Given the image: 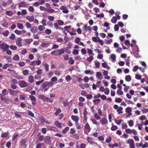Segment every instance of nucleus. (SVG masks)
I'll return each instance as SVG.
<instances>
[{
  "instance_id": "f257e3e1",
  "label": "nucleus",
  "mask_w": 148,
  "mask_h": 148,
  "mask_svg": "<svg viewBox=\"0 0 148 148\" xmlns=\"http://www.w3.org/2000/svg\"><path fill=\"white\" fill-rule=\"evenodd\" d=\"M53 85V83L52 82L46 81L42 84V87L43 89V91L46 92Z\"/></svg>"
},
{
  "instance_id": "f03ea898",
  "label": "nucleus",
  "mask_w": 148,
  "mask_h": 148,
  "mask_svg": "<svg viewBox=\"0 0 148 148\" xmlns=\"http://www.w3.org/2000/svg\"><path fill=\"white\" fill-rule=\"evenodd\" d=\"M71 27V26H65L64 27V29L66 30L67 32L68 33H69V34L71 35H75L76 34V30L75 29H74L73 28H72L71 29V30H73V31H74V32H70L69 31Z\"/></svg>"
},
{
  "instance_id": "7ed1b4c3",
  "label": "nucleus",
  "mask_w": 148,
  "mask_h": 148,
  "mask_svg": "<svg viewBox=\"0 0 148 148\" xmlns=\"http://www.w3.org/2000/svg\"><path fill=\"white\" fill-rule=\"evenodd\" d=\"M11 87L13 89H16L17 88L16 84L18 83V81L16 79H13L10 81Z\"/></svg>"
},
{
  "instance_id": "20e7f679",
  "label": "nucleus",
  "mask_w": 148,
  "mask_h": 148,
  "mask_svg": "<svg viewBox=\"0 0 148 148\" xmlns=\"http://www.w3.org/2000/svg\"><path fill=\"white\" fill-rule=\"evenodd\" d=\"M9 48V46L6 43H3L0 45V49L5 52Z\"/></svg>"
},
{
  "instance_id": "39448f33",
  "label": "nucleus",
  "mask_w": 148,
  "mask_h": 148,
  "mask_svg": "<svg viewBox=\"0 0 148 148\" xmlns=\"http://www.w3.org/2000/svg\"><path fill=\"white\" fill-rule=\"evenodd\" d=\"M125 131L126 133L130 134L132 133L134 135H136L138 134L137 131L134 129L131 130L129 128H128L126 129Z\"/></svg>"
},
{
  "instance_id": "423d86ee",
  "label": "nucleus",
  "mask_w": 148,
  "mask_h": 148,
  "mask_svg": "<svg viewBox=\"0 0 148 148\" xmlns=\"http://www.w3.org/2000/svg\"><path fill=\"white\" fill-rule=\"evenodd\" d=\"M18 83L20 87L21 88L26 87L27 86V84L24 80L19 81Z\"/></svg>"
},
{
  "instance_id": "0eeeda50",
  "label": "nucleus",
  "mask_w": 148,
  "mask_h": 148,
  "mask_svg": "<svg viewBox=\"0 0 148 148\" xmlns=\"http://www.w3.org/2000/svg\"><path fill=\"white\" fill-rule=\"evenodd\" d=\"M126 143L129 144L130 148H135L134 141L133 139H129L127 141Z\"/></svg>"
},
{
  "instance_id": "6e6552de",
  "label": "nucleus",
  "mask_w": 148,
  "mask_h": 148,
  "mask_svg": "<svg viewBox=\"0 0 148 148\" xmlns=\"http://www.w3.org/2000/svg\"><path fill=\"white\" fill-rule=\"evenodd\" d=\"M41 64V61L40 60H34L31 62L29 64L30 65L32 66H36L37 65H39Z\"/></svg>"
},
{
  "instance_id": "1a4fd4ad",
  "label": "nucleus",
  "mask_w": 148,
  "mask_h": 148,
  "mask_svg": "<svg viewBox=\"0 0 148 148\" xmlns=\"http://www.w3.org/2000/svg\"><path fill=\"white\" fill-rule=\"evenodd\" d=\"M27 142V140L26 139H22L20 142V146L22 147H24V148H25L27 147V145L26 144Z\"/></svg>"
},
{
  "instance_id": "9d476101",
  "label": "nucleus",
  "mask_w": 148,
  "mask_h": 148,
  "mask_svg": "<svg viewBox=\"0 0 148 148\" xmlns=\"http://www.w3.org/2000/svg\"><path fill=\"white\" fill-rule=\"evenodd\" d=\"M87 140L88 143L92 145H97V144L94 141V140L92 138L90 137H88L87 138Z\"/></svg>"
},
{
  "instance_id": "9b49d317",
  "label": "nucleus",
  "mask_w": 148,
  "mask_h": 148,
  "mask_svg": "<svg viewBox=\"0 0 148 148\" xmlns=\"http://www.w3.org/2000/svg\"><path fill=\"white\" fill-rule=\"evenodd\" d=\"M22 41V39L20 38H18L16 41V45L19 47H21L22 46V44L21 43V42Z\"/></svg>"
},
{
  "instance_id": "f8f14e48",
  "label": "nucleus",
  "mask_w": 148,
  "mask_h": 148,
  "mask_svg": "<svg viewBox=\"0 0 148 148\" xmlns=\"http://www.w3.org/2000/svg\"><path fill=\"white\" fill-rule=\"evenodd\" d=\"M60 10H63V12L64 13L67 14L69 12V10L66 6L63 5L60 8Z\"/></svg>"
},
{
  "instance_id": "ddd939ff",
  "label": "nucleus",
  "mask_w": 148,
  "mask_h": 148,
  "mask_svg": "<svg viewBox=\"0 0 148 148\" xmlns=\"http://www.w3.org/2000/svg\"><path fill=\"white\" fill-rule=\"evenodd\" d=\"M84 128L85 130L88 132H89L90 131L91 129L88 123L85 125Z\"/></svg>"
},
{
  "instance_id": "4468645a",
  "label": "nucleus",
  "mask_w": 148,
  "mask_h": 148,
  "mask_svg": "<svg viewBox=\"0 0 148 148\" xmlns=\"http://www.w3.org/2000/svg\"><path fill=\"white\" fill-rule=\"evenodd\" d=\"M96 77L97 79L100 80L102 79L103 77L102 74L99 72H98L96 73Z\"/></svg>"
},
{
  "instance_id": "2eb2a0df",
  "label": "nucleus",
  "mask_w": 148,
  "mask_h": 148,
  "mask_svg": "<svg viewBox=\"0 0 148 148\" xmlns=\"http://www.w3.org/2000/svg\"><path fill=\"white\" fill-rule=\"evenodd\" d=\"M71 118L73 121L76 123L78 122L79 119V118L78 116L74 115H73L71 116Z\"/></svg>"
},
{
  "instance_id": "dca6fc26",
  "label": "nucleus",
  "mask_w": 148,
  "mask_h": 148,
  "mask_svg": "<svg viewBox=\"0 0 148 148\" xmlns=\"http://www.w3.org/2000/svg\"><path fill=\"white\" fill-rule=\"evenodd\" d=\"M28 4L26 2H22L19 4L18 6L19 7L25 8L27 6Z\"/></svg>"
},
{
  "instance_id": "f3484780",
  "label": "nucleus",
  "mask_w": 148,
  "mask_h": 148,
  "mask_svg": "<svg viewBox=\"0 0 148 148\" xmlns=\"http://www.w3.org/2000/svg\"><path fill=\"white\" fill-rule=\"evenodd\" d=\"M38 29L37 27L35 26H33L31 27L30 31L34 33H35L38 31Z\"/></svg>"
},
{
  "instance_id": "a211bd4d",
  "label": "nucleus",
  "mask_w": 148,
  "mask_h": 148,
  "mask_svg": "<svg viewBox=\"0 0 148 148\" xmlns=\"http://www.w3.org/2000/svg\"><path fill=\"white\" fill-rule=\"evenodd\" d=\"M9 92L10 95H13L14 94H17L18 93V90H15L10 89L9 90Z\"/></svg>"
},
{
  "instance_id": "6ab92c4d",
  "label": "nucleus",
  "mask_w": 148,
  "mask_h": 148,
  "mask_svg": "<svg viewBox=\"0 0 148 148\" xmlns=\"http://www.w3.org/2000/svg\"><path fill=\"white\" fill-rule=\"evenodd\" d=\"M101 122L102 124L105 125L108 123V120L106 118L103 117L101 119Z\"/></svg>"
},
{
  "instance_id": "aec40b11",
  "label": "nucleus",
  "mask_w": 148,
  "mask_h": 148,
  "mask_svg": "<svg viewBox=\"0 0 148 148\" xmlns=\"http://www.w3.org/2000/svg\"><path fill=\"white\" fill-rule=\"evenodd\" d=\"M26 19L29 21L32 22L34 21V17L33 16H28L26 17Z\"/></svg>"
},
{
  "instance_id": "412c9836",
  "label": "nucleus",
  "mask_w": 148,
  "mask_h": 148,
  "mask_svg": "<svg viewBox=\"0 0 148 148\" xmlns=\"http://www.w3.org/2000/svg\"><path fill=\"white\" fill-rule=\"evenodd\" d=\"M49 129L51 130L54 131L55 132H57L58 129L56 127H51V126H49Z\"/></svg>"
},
{
  "instance_id": "4be33fe9",
  "label": "nucleus",
  "mask_w": 148,
  "mask_h": 148,
  "mask_svg": "<svg viewBox=\"0 0 148 148\" xmlns=\"http://www.w3.org/2000/svg\"><path fill=\"white\" fill-rule=\"evenodd\" d=\"M50 45V44L48 42H45L42 43L41 45V46L44 48H47Z\"/></svg>"
},
{
  "instance_id": "5701e85b",
  "label": "nucleus",
  "mask_w": 148,
  "mask_h": 148,
  "mask_svg": "<svg viewBox=\"0 0 148 148\" xmlns=\"http://www.w3.org/2000/svg\"><path fill=\"white\" fill-rule=\"evenodd\" d=\"M100 38L98 36H96V37H92V40L94 42H98Z\"/></svg>"
},
{
  "instance_id": "b1692460",
  "label": "nucleus",
  "mask_w": 148,
  "mask_h": 148,
  "mask_svg": "<svg viewBox=\"0 0 148 148\" xmlns=\"http://www.w3.org/2000/svg\"><path fill=\"white\" fill-rule=\"evenodd\" d=\"M28 81L30 83H32L34 82V77L32 75L29 76L28 77Z\"/></svg>"
},
{
  "instance_id": "393cba45",
  "label": "nucleus",
  "mask_w": 148,
  "mask_h": 148,
  "mask_svg": "<svg viewBox=\"0 0 148 148\" xmlns=\"http://www.w3.org/2000/svg\"><path fill=\"white\" fill-rule=\"evenodd\" d=\"M54 124L59 128H60L62 127L61 123H60L58 121H56L54 123Z\"/></svg>"
},
{
  "instance_id": "a878e982",
  "label": "nucleus",
  "mask_w": 148,
  "mask_h": 148,
  "mask_svg": "<svg viewBox=\"0 0 148 148\" xmlns=\"http://www.w3.org/2000/svg\"><path fill=\"white\" fill-rule=\"evenodd\" d=\"M55 110L56 109V111L55 113V114L56 115H58L61 111V110L60 108H57L56 107L54 108Z\"/></svg>"
},
{
  "instance_id": "bb28decb",
  "label": "nucleus",
  "mask_w": 148,
  "mask_h": 148,
  "mask_svg": "<svg viewBox=\"0 0 148 148\" xmlns=\"http://www.w3.org/2000/svg\"><path fill=\"white\" fill-rule=\"evenodd\" d=\"M123 109V108L121 106H120L119 107V108L117 110V112H118V114H120L123 113V111H122V110Z\"/></svg>"
},
{
  "instance_id": "cd10ccee",
  "label": "nucleus",
  "mask_w": 148,
  "mask_h": 148,
  "mask_svg": "<svg viewBox=\"0 0 148 148\" xmlns=\"http://www.w3.org/2000/svg\"><path fill=\"white\" fill-rule=\"evenodd\" d=\"M94 72L93 71L91 70H86L84 71V73L86 74H90L91 75L93 74Z\"/></svg>"
},
{
  "instance_id": "c85d7f7f",
  "label": "nucleus",
  "mask_w": 148,
  "mask_h": 148,
  "mask_svg": "<svg viewBox=\"0 0 148 148\" xmlns=\"http://www.w3.org/2000/svg\"><path fill=\"white\" fill-rule=\"evenodd\" d=\"M57 51L59 52L58 54L59 55H62V54L63 53H64V52H65V50L63 49H58L57 50Z\"/></svg>"
},
{
  "instance_id": "c756f323",
  "label": "nucleus",
  "mask_w": 148,
  "mask_h": 148,
  "mask_svg": "<svg viewBox=\"0 0 148 148\" xmlns=\"http://www.w3.org/2000/svg\"><path fill=\"white\" fill-rule=\"evenodd\" d=\"M123 86H124L125 87L124 88V91L126 93L128 92V90L129 88L130 87L129 86H126L125 84H123Z\"/></svg>"
},
{
  "instance_id": "7c9ffc66",
  "label": "nucleus",
  "mask_w": 148,
  "mask_h": 148,
  "mask_svg": "<svg viewBox=\"0 0 148 148\" xmlns=\"http://www.w3.org/2000/svg\"><path fill=\"white\" fill-rule=\"evenodd\" d=\"M125 79L127 82H130L131 79V77L130 75H128L125 76Z\"/></svg>"
},
{
  "instance_id": "2f4dec72",
  "label": "nucleus",
  "mask_w": 148,
  "mask_h": 148,
  "mask_svg": "<svg viewBox=\"0 0 148 148\" xmlns=\"http://www.w3.org/2000/svg\"><path fill=\"white\" fill-rule=\"evenodd\" d=\"M45 71L46 72L48 71H49V65L47 63H45L43 65Z\"/></svg>"
},
{
  "instance_id": "473e14b6",
  "label": "nucleus",
  "mask_w": 148,
  "mask_h": 148,
  "mask_svg": "<svg viewBox=\"0 0 148 148\" xmlns=\"http://www.w3.org/2000/svg\"><path fill=\"white\" fill-rule=\"evenodd\" d=\"M38 29L40 31H42L45 29V26L42 25H40L38 26Z\"/></svg>"
},
{
  "instance_id": "72a5a7b5",
  "label": "nucleus",
  "mask_w": 148,
  "mask_h": 148,
  "mask_svg": "<svg viewBox=\"0 0 148 148\" xmlns=\"http://www.w3.org/2000/svg\"><path fill=\"white\" fill-rule=\"evenodd\" d=\"M2 25L3 27H7L8 26V22L5 20H4L3 21V23L2 24Z\"/></svg>"
},
{
  "instance_id": "f704fd0d",
  "label": "nucleus",
  "mask_w": 148,
  "mask_h": 148,
  "mask_svg": "<svg viewBox=\"0 0 148 148\" xmlns=\"http://www.w3.org/2000/svg\"><path fill=\"white\" fill-rule=\"evenodd\" d=\"M17 27L20 29H22L23 28V24L20 23H17Z\"/></svg>"
},
{
  "instance_id": "c9c22d12",
  "label": "nucleus",
  "mask_w": 148,
  "mask_h": 148,
  "mask_svg": "<svg viewBox=\"0 0 148 148\" xmlns=\"http://www.w3.org/2000/svg\"><path fill=\"white\" fill-rule=\"evenodd\" d=\"M116 94L118 95H121L123 94V92L121 90L118 89L117 91Z\"/></svg>"
},
{
  "instance_id": "e433bc0d",
  "label": "nucleus",
  "mask_w": 148,
  "mask_h": 148,
  "mask_svg": "<svg viewBox=\"0 0 148 148\" xmlns=\"http://www.w3.org/2000/svg\"><path fill=\"white\" fill-rule=\"evenodd\" d=\"M101 100L99 99H94L93 102L95 105H97L100 102Z\"/></svg>"
},
{
  "instance_id": "4c0bfd02",
  "label": "nucleus",
  "mask_w": 148,
  "mask_h": 148,
  "mask_svg": "<svg viewBox=\"0 0 148 148\" xmlns=\"http://www.w3.org/2000/svg\"><path fill=\"white\" fill-rule=\"evenodd\" d=\"M20 59L19 56L17 55H15L14 56L12 60L14 61H17Z\"/></svg>"
},
{
  "instance_id": "58836bf2",
  "label": "nucleus",
  "mask_w": 148,
  "mask_h": 148,
  "mask_svg": "<svg viewBox=\"0 0 148 148\" xmlns=\"http://www.w3.org/2000/svg\"><path fill=\"white\" fill-rule=\"evenodd\" d=\"M22 73L23 75H27L29 74V71L27 69L23 70Z\"/></svg>"
},
{
  "instance_id": "ea45409f",
  "label": "nucleus",
  "mask_w": 148,
  "mask_h": 148,
  "mask_svg": "<svg viewBox=\"0 0 148 148\" xmlns=\"http://www.w3.org/2000/svg\"><path fill=\"white\" fill-rule=\"evenodd\" d=\"M69 128L68 127H66L62 131V133L63 134H66L67 132L69 130Z\"/></svg>"
},
{
  "instance_id": "a19ab883",
  "label": "nucleus",
  "mask_w": 148,
  "mask_h": 148,
  "mask_svg": "<svg viewBox=\"0 0 148 148\" xmlns=\"http://www.w3.org/2000/svg\"><path fill=\"white\" fill-rule=\"evenodd\" d=\"M44 140L46 142H48L49 141H50V137L49 136H47L45 137Z\"/></svg>"
},
{
  "instance_id": "79ce46f5",
  "label": "nucleus",
  "mask_w": 148,
  "mask_h": 148,
  "mask_svg": "<svg viewBox=\"0 0 148 148\" xmlns=\"http://www.w3.org/2000/svg\"><path fill=\"white\" fill-rule=\"evenodd\" d=\"M132 111L131 108L130 107H127L125 109V112L127 113H130Z\"/></svg>"
},
{
  "instance_id": "37998d69",
  "label": "nucleus",
  "mask_w": 148,
  "mask_h": 148,
  "mask_svg": "<svg viewBox=\"0 0 148 148\" xmlns=\"http://www.w3.org/2000/svg\"><path fill=\"white\" fill-rule=\"evenodd\" d=\"M9 34V32L8 30H6L5 32H3L2 34L4 36L6 37Z\"/></svg>"
},
{
  "instance_id": "c03bdc74",
  "label": "nucleus",
  "mask_w": 148,
  "mask_h": 148,
  "mask_svg": "<svg viewBox=\"0 0 148 148\" xmlns=\"http://www.w3.org/2000/svg\"><path fill=\"white\" fill-rule=\"evenodd\" d=\"M111 22L114 23H115L117 21V18L116 17L114 16L111 20Z\"/></svg>"
},
{
  "instance_id": "a18cd8bd",
  "label": "nucleus",
  "mask_w": 148,
  "mask_h": 148,
  "mask_svg": "<svg viewBox=\"0 0 148 148\" xmlns=\"http://www.w3.org/2000/svg\"><path fill=\"white\" fill-rule=\"evenodd\" d=\"M69 63L71 64H73L74 63V61L72 58H69Z\"/></svg>"
},
{
  "instance_id": "49530a36",
  "label": "nucleus",
  "mask_w": 148,
  "mask_h": 148,
  "mask_svg": "<svg viewBox=\"0 0 148 148\" xmlns=\"http://www.w3.org/2000/svg\"><path fill=\"white\" fill-rule=\"evenodd\" d=\"M93 59V57L92 56H90L89 57L87 58L86 60L88 62H90L92 61Z\"/></svg>"
},
{
  "instance_id": "de8ad7c7",
  "label": "nucleus",
  "mask_w": 148,
  "mask_h": 148,
  "mask_svg": "<svg viewBox=\"0 0 148 148\" xmlns=\"http://www.w3.org/2000/svg\"><path fill=\"white\" fill-rule=\"evenodd\" d=\"M111 59H112V62H114L116 61V56L115 55L112 54L111 55Z\"/></svg>"
},
{
  "instance_id": "09e8293b",
  "label": "nucleus",
  "mask_w": 148,
  "mask_h": 148,
  "mask_svg": "<svg viewBox=\"0 0 148 148\" xmlns=\"http://www.w3.org/2000/svg\"><path fill=\"white\" fill-rule=\"evenodd\" d=\"M87 51L89 56H90L91 55L92 56H93L94 55V53H92L93 51L92 50L88 49H87Z\"/></svg>"
},
{
  "instance_id": "8fccbe9b",
  "label": "nucleus",
  "mask_w": 148,
  "mask_h": 148,
  "mask_svg": "<svg viewBox=\"0 0 148 148\" xmlns=\"http://www.w3.org/2000/svg\"><path fill=\"white\" fill-rule=\"evenodd\" d=\"M122 128L123 129H126L127 127V125L126 123H122Z\"/></svg>"
},
{
  "instance_id": "3c124183",
  "label": "nucleus",
  "mask_w": 148,
  "mask_h": 148,
  "mask_svg": "<svg viewBox=\"0 0 148 148\" xmlns=\"http://www.w3.org/2000/svg\"><path fill=\"white\" fill-rule=\"evenodd\" d=\"M9 47L11 50H16L17 49V47L16 46L13 45H10V47L9 46Z\"/></svg>"
},
{
  "instance_id": "603ef678",
  "label": "nucleus",
  "mask_w": 148,
  "mask_h": 148,
  "mask_svg": "<svg viewBox=\"0 0 148 148\" xmlns=\"http://www.w3.org/2000/svg\"><path fill=\"white\" fill-rule=\"evenodd\" d=\"M47 12L48 13H52L53 12H56L54 9H52L50 8H49L48 10H47Z\"/></svg>"
},
{
  "instance_id": "864d4df0",
  "label": "nucleus",
  "mask_w": 148,
  "mask_h": 148,
  "mask_svg": "<svg viewBox=\"0 0 148 148\" xmlns=\"http://www.w3.org/2000/svg\"><path fill=\"white\" fill-rule=\"evenodd\" d=\"M94 117L97 120H99L101 119V117L97 113L94 114Z\"/></svg>"
},
{
  "instance_id": "5fc2aeb1",
  "label": "nucleus",
  "mask_w": 148,
  "mask_h": 148,
  "mask_svg": "<svg viewBox=\"0 0 148 148\" xmlns=\"http://www.w3.org/2000/svg\"><path fill=\"white\" fill-rule=\"evenodd\" d=\"M5 13L7 15L9 16H11L13 15V13L11 11H7Z\"/></svg>"
},
{
  "instance_id": "6e6d98bb",
  "label": "nucleus",
  "mask_w": 148,
  "mask_h": 148,
  "mask_svg": "<svg viewBox=\"0 0 148 148\" xmlns=\"http://www.w3.org/2000/svg\"><path fill=\"white\" fill-rule=\"evenodd\" d=\"M118 129L117 126L115 125H112V126L111 129L112 131H115L116 130Z\"/></svg>"
},
{
  "instance_id": "4d7b16f0",
  "label": "nucleus",
  "mask_w": 148,
  "mask_h": 148,
  "mask_svg": "<svg viewBox=\"0 0 148 148\" xmlns=\"http://www.w3.org/2000/svg\"><path fill=\"white\" fill-rule=\"evenodd\" d=\"M29 97L32 101H35L36 100V98L34 96L30 95L29 96Z\"/></svg>"
},
{
  "instance_id": "13d9d810",
  "label": "nucleus",
  "mask_w": 148,
  "mask_h": 148,
  "mask_svg": "<svg viewBox=\"0 0 148 148\" xmlns=\"http://www.w3.org/2000/svg\"><path fill=\"white\" fill-rule=\"evenodd\" d=\"M134 121L132 120H130L128 122V124L130 127H132L134 125Z\"/></svg>"
},
{
  "instance_id": "bf43d9fd",
  "label": "nucleus",
  "mask_w": 148,
  "mask_h": 148,
  "mask_svg": "<svg viewBox=\"0 0 148 148\" xmlns=\"http://www.w3.org/2000/svg\"><path fill=\"white\" fill-rule=\"evenodd\" d=\"M37 74L39 75H42V71L41 69H39L36 71Z\"/></svg>"
},
{
  "instance_id": "052dcab7",
  "label": "nucleus",
  "mask_w": 148,
  "mask_h": 148,
  "mask_svg": "<svg viewBox=\"0 0 148 148\" xmlns=\"http://www.w3.org/2000/svg\"><path fill=\"white\" fill-rule=\"evenodd\" d=\"M8 136V134L7 132H5L3 133L1 135V136L2 138H5L7 137Z\"/></svg>"
},
{
  "instance_id": "680f3d73",
  "label": "nucleus",
  "mask_w": 148,
  "mask_h": 148,
  "mask_svg": "<svg viewBox=\"0 0 148 148\" xmlns=\"http://www.w3.org/2000/svg\"><path fill=\"white\" fill-rule=\"evenodd\" d=\"M41 23L42 24V25L44 26H46L47 25L46 20L45 19H43L42 20Z\"/></svg>"
},
{
  "instance_id": "e2e57ef3",
  "label": "nucleus",
  "mask_w": 148,
  "mask_h": 148,
  "mask_svg": "<svg viewBox=\"0 0 148 148\" xmlns=\"http://www.w3.org/2000/svg\"><path fill=\"white\" fill-rule=\"evenodd\" d=\"M57 22L58 23V24L59 25H62L64 24V22L60 20H57Z\"/></svg>"
},
{
  "instance_id": "0e129e2a",
  "label": "nucleus",
  "mask_w": 148,
  "mask_h": 148,
  "mask_svg": "<svg viewBox=\"0 0 148 148\" xmlns=\"http://www.w3.org/2000/svg\"><path fill=\"white\" fill-rule=\"evenodd\" d=\"M45 33L47 34H50L51 33V30L49 29H46L45 31Z\"/></svg>"
},
{
  "instance_id": "69168bd1",
  "label": "nucleus",
  "mask_w": 148,
  "mask_h": 148,
  "mask_svg": "<svg viewBox=\"0 0 148 148\" xmlns=\"http://www.w3.org/2000/svg\"><path fill=\"white\" fill-rule=\"evenodd\" d=\"M4 58L6 59V60L8 61V62H11V58L10 56H4Z\"/></svg>"
},
{
  "instance_id": "338daca9",
  "label": "nucleus",
  "mask_w": 148,
  "mask_h": 148,
  "mask_svg": "<svg viewBox=\"0 0 148 148\" xmlns=\"http://www.w3.org/2000/svg\"><path fill=\"white\" fill-rule=\"evenodd\" d=\"M28 10L29 12H34V8L32 6H29L28 9Z\"/></svg>"
},
{
  "instance_id": "774afa93",
  "label": "nucleus",
  "mask_w": 148,
  "mask_h": 148,
  "mask_svg": "<svg viewBox=\"0 0 148 148\" xmlns=\"http://www.w3.org/2000/svg\"><path fill=\"white\" fill-rule=\"evenodd\" d=\"M122 51V48L120 47H118L116 50V52L117 53H121Z\"/></svg>"
}]
</instances>
